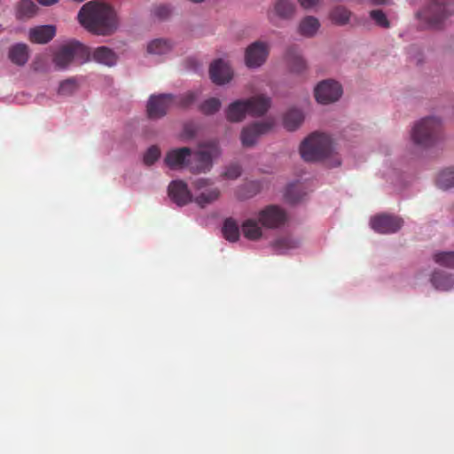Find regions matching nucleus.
Segmentation results:
<instances>
[{
    "instance_id": "obj_1",
    "label": "nucleus",
    "mask_w": 454,
    "mask_h": 454,
    "mask_svg": "<svg viewBox=\"0 0 454 454\" xmlns=\"http://www.w3.org/2000/svg\"><path fill=\"white\" fill-rule=\"evenodd\" d=\"M81 25L92 34L109 35L118 27L116 12L106 4L90 1L85 4L78 13Z\"/></svg>"
},
{
    "instance_id": "obj_2",
    "label": "nucleus",
    "mask_w": 454,
    "mask_h": 454,
    "mask_svg": "<svg viewBox=\"0 0 454 454\" xmlns=\"http://www.w3.org/2000/svg\"><path fill=\"white\" fill-rule=\"evenodd\" d=\"M336 142L327 133L315 131L300 145V153L305 161H320L330 158L335 151Z\"/></svg>"
},
{
    "instance_id": "obj_3",
    "label": "nucleus",
    "mask_w": 454,
    "mask_h": 454,
    "mask_svg": "<svg viewBox=\"0 0 454 454\" xmlns=\"http://www.w3.org/2000/svg\"><path fill=\"white\" fill-rule=\"evenodd\" d=\"M270 98L265 95H257L245 100H236L229 105L225 114L231 122L241 121L247 114L254 116L263 115L270 106Z\"/></svg>"
},
{
    "instance_id": "obj_4",
    "label": "nucleus",
    "mask_w": 454,
    "mask_h": 454,
    "mask_svg": "<svg viewBox=\"0 0 454 454\" xmlns=\"http://www.w3.org/2000/svg\"><path fill=\"white\" fill-rule=\"evenodd\" d=\"M452 12V0H428L427 5L416 15L425 27L438 28Z\"/></svg>"
},
{
    "instance_id": "obj_5",
    "label": "nucleus",
    "mask_w": 454,
    "mask_h": 454,
    "mask_svg": "<svg viewBox=\"0 0 454 454\" xmlns=\"http://www.w3.org/2000/svg\"><path fill=\"white\" fill-rule=\"evenodd\" d=\"M440 130V120L435 117H427L415 124L411 132V137L416 145L428 147L437 141Z\"/></svg>"
},
{
    "instance_id": "obj_6",
    "label": "nucleus",
    "mask_w": 454,
    "mask_h": 454,
    "mask_svg": "<svg viewBox=\"0 0 454 454\" xmlns=\"http://www.w3.org/2000/svg\"><path fill=\"white\" fill-rule=\"evenodd\" d=\"M90 51L88 47L77 41H72L63 46L54 54L53 62L57 67L64 69L73 60L83 63L90 59Z\"/></svg>"
},
{
    "instance_id": "obj_7",
    "label": "nucleus",
    "mask_w": 454,
    "mask_h": 454,
    "mask_svg": "<svg viewBox=\"0 0 454 454\" xmlns=\"http://www.w3.org/2000/svg\"><path fill=\"white\" fill-rule=\"evenodd\" d=\"M218 153L219 149L215 142L202 145L196 153H192L191 171L193 173H206L209 171L213 165V157Z\"/></svg>"
},
{
    "instance_id": "obj_8",
    "label": "nucleus",
    "mask_w": 454,
    "mask_h": 454,
    "mask_svg": "<svg viewBox=\"0 0 454 454\" xmlns=\"http://www.w3.org/2000/svg\"><path fill=\"white\" fill-rule=\"evenodd\" d=\"M176 98L172 94L151 96L147 103V114L151 119L163 117L176 104Z\"/></svg>"
},
{
    "instance_id": "obj_9",
    "label": "nucleus",
    "mask_w": 454,
    "mask_h": 454,
    "mask_svg": "<svg viewBox=\"0 0 454 454\" xmlns=\"http://www.w3.org/2000/svg\"><path fill=\"white\" fill-rule=\"evenodd\" d=\"M286 219V212L276 205L267 206L258 214L259 223L269 229H277L283 226Z\"/></svg>"
},
{
    "instance_id": "obj_10",
    "label": "nucleus",
    "mask_w": 454,
    "mask_h": 454,
    "mask_svg": "<svg viewBox=\"0 0 454 454\" xmlns=\"http://www.w3.org/2000/svg\"><path fill=\"white\" fill-rule=\"evenodd\" d=\"M270 53V44L256 41L251 43L245 52V63L249 68H257L263 65Z\"/></svg>"
},
{
    "instance_id": "obj_11",
    "label": "nucleus",
    "mask_w": 454,
    "mask_h": 454,
    "mask_svg": "<svg viewBox=\"0 0 454 454\" xmlns=\"http://www.w3.org/2000/svg\"><path fill=\"white\" fill-rule=\"evenodd\" d=\"M314 95L317 103L328 105L338 100L340 86L334 80H324L315 87Z\"/></svg>"
},
{
    "instance_id": "obj_12",
    "label": "nucleus",
    "mask_w": 454,
    "mask_h": 454,
    "mask_svg": "<svg viewBox=\"0 0 454 454\" xmlns=\"http://www.w3.org/2000/svg\"><path fill=\"white\" fill-rule=\"evenodd\" d=\"M271 121H262L254 122L243 128L240 139L243 146L250 147L255 145L260 136L268 133L273 127Z\"/></svg>"
},
{
    "instance_id": "obj_13",
    "label": "nucleus",
    "mask_w": 454,
    "mask_h": 454,
    "mask_svg": "<svg viewBox=\"0 0 454 454\" xmlns=\"http://www.w3.org/2000/svg\"><path fill=\"white\" fill-rule=\"evenodd\" d=\"M372 228L379 233H392L397 231L403 225L402 219L389 215H379L371 219Z\"/></svg>"
},
{
    "instance_id": "obj_14",
    "label": "nucleus",
    "mask_w": 454,
    "mask_h": 454,
    "mask_svg": "<svg viewBox=\"0 0 454 454\" xmlns=\"http://www.w3.org/2000/svg\"><path fill=\"white\" fill-rule=\"evenodd\" d=\"M191 158L192 150L188 147H181L168 152L164 162L169 168L177 169L185 166L190 167Z\"/></svg>"
},
{
    "instance_id": "obj_15",
    "label": "nucleus",
    "mask_w": 454,
    "mask_h": 454,
    "mask_svg": "<svg viewBox=\"0 0 454 454\" xmlns=\"http://www.w3.org/2000/svg\"><path fill=\"white\" fill-rule=\"evenodd\" d=\"M168 196L173 202L180 207L192 201V195L187 184L182 180H175L169 184Z\"/></svg>"
},
{
    "instance_id": "obj_16",
    "label": "nucleus",
    "mask_w": 454,
    "mask_h": 454,
    "mask_svg": "<svg viewBox=\"0 0 454 454\" xmlns=\"http://www.w3.org/2000/svg\"><path fill=\"white\" fill-rule=\"evenodd\" d=\"M209 74L212 82L222 85L229 82L232 78V71L223 59H217L210 65Z\"/></svg>"
},
{
    "instance_id": "obj_17",
    "label": "nucleus",
    "mask_w": 454,
    "mask_h": 454,
    "mask_svg": "<svg viewBox=\"0 0 454 454\" xmlns=\"http://www.w3.org/2000/svg\"><path fill=\"white\" fill-rule=\"evenodd\" d=\"M56 34L54 26H39L29 30V40L35 43H47Z\"/></svg>"
},
{
    "instance_id": "obj_18",
    "label": "nucleus",
    "mask_w": 454,
    "mask_h": 454,
    "mask_svg": "<svg viewBox=\"0 0 454 454\" xmlns=\"http://www.w3.org/2000/svg\"><path fill=\"white\" fill-rule=\"evenodd\" d=\"M8 58L12 63L22 67L29 59V49L25 43H16L10 47Z\"/></svg>"
},
{
    "instance_id": "obj_19",
    "label": "nucleus",
    "mask_w": 454,
    "mask_h": 454,
    "mask_svg": "<svg viewBox=\"0 0 454 454\" xmlns=\"http://www.w3.org/2000/svg\"><path fill=\"white\" fill-rule=\"evenodd\" d=\"M92 59L98 64L113 67L117 62V55L110 48L106 46H100L93 51Z\"/></svg>"
},
{
    "instance_id": "obj_20",
    "label": "nucleus",
    "mask_w": 454,
    "mask_h": 454,
    "mask_svg": "<svg viewBox=\"0 0 454 454\" xmlns=\"http://www.w3.org/2000/svg\"><path fill=\"white\" fill-rule=\"evenodd\" d=\"M286 59L290 69L294 73H301L306 68V62L297 46H290L286 50Z\"/></svg>"
},
{
    "instance_id": "obj_21",
    "label": "nucleus",
    "mask_w": 454,
    "mask_h": 454,
    "mask_svg": "<svg viewBox=\"0 0 454 454\" xmlns=\"http://www.w3.org/2000/svg\"><path fill=\"white\" fill-rule=\"evenodd\" d=\"M432 285L438 290L448 291L454 286V278L451 274L443 271H434L431 277Z\"/></svg>"
},
{
    "instance_id": "obj_22",
    "label": "nucleus",
    "mask_w": 454,
    "mask_h": 454,
    "mask_svg": "<svg viewBox=\"0 0 454 454\" xmlns=\"http://www.w3.org/2000/svg\"><path fill=\"white\" fill-rule=\"evenodd\" d=\"M304 121L303 113L297 108L289 109L284 115V126L288 130L296 129Z\"/></svg>"
},
{
    "instance_id": "obj_23",
    "label": "nucleus",
    "mask_w": 454,
    "mask_h": 454,
    "mask_svg": "<svg viewBox=\"0 0 454 454\" xmlns=\"http://www.w3.org/2000/svg\"><path fill=\"white\" fill-rule=\"evenodd\" d=\"M320 27L318 20L313 16H307L299 25V33L305 37L314 36Z\"/></svg>"
},
{
    "instance_id": "obj_24",
    "label": "nucleus",
    "mask_w": 454,
    "mask_h": 454,
    "mask_svg": "<svg viewBox=\"0 0 454 454\" xmlns=\"http://www.w3.org/2000/svg\"><path fill=\"white\" fill-rule=\"evenodd\" d=\"M36 12L37 6L33 0H20L16 6V17L19 20L30 19Z\"/></svg>"
},
{
    "instance_id": "obj_25",
    "label": "nucleus",
    "mask_w": 454,
    "mask_h": 454,
    "mask_svg": "<svg viewBox=\"0 0 454 454\" xmlns=\"http://www.w3.org/2000/svg\"><path fill=\"white\" fill-rule=\"evenodd\" d=\"M274 11L281 19H291L295 12V4L293 0H277Z\"/></svg>"
},
{
    "instance_id": "obj_26",
    "label": "nucleus",
    "mask_w": 454,
    "mask_h": 454,
    "mask_svg": "<svg viewBox=\"0 0 454 454\" xmlns=\"http://www.w3.org/2000/svg\"><path fill=\"white\" fill-rule=\"evenodd\" d=\"M242 232L250 240H257L262 236V231L254 219H247L242 223Z\"/></svg>"
},
{
    "instance_id": "obj_27",
    "label": "nucleus",
    "mask_w": 454,
    "mask_h": 454,
    "mask_svg": "<svg viewBox=\"0 0 454 454\" xmlns=\"http://www.w3.org/2000/svg\"><path fill=\"white\" fill-rule=\"evenodd\" d=\"M220 197V190L216 187L211 188L205 192H202L200 195H198L194 201L200 207H205L207 205L213 203Z\"/></svg>"
},
{
    "instance_id": "obj_28",
    "label": "nucleus",
    "mask_w": 454,
    "mask_h": 454,
    "mask_svg": "<svg viewBox=\"0 0 454 454\" xmlns=\"http://www.w3.org/2000/svg\"><path fill=\"white\" fill-rule=\"evenodd\" d=\"M223 234L224 238L231 241L235 242L239 238V228L237 223L231 219H226L223 226Z\"/></svg>"
},
{
    "instance_id": "obj_29",
    "label": "nucleus",
    "mask_w": 454,
    "mask_h": 454,
    "mask_svg": "<svg viewBox=\"0 0 454 454\" xmlns=\"http://www.w3.org/2000/svg\"><path fill=\"white\" fill-rule=\"evenodd\" d=\"M436 184L442 190H447L454 186V168H448L441 171L438 175Z\"/></svg>"
},
{
    "instance_id": "obj_30",
    "label": "nucleus",
    "mask_w": 454,
    "mask_h": 454,
    "mask_svg": "<svg viewBox=\"0 0 454 454\" xmlns=\"http://www.w3.org/2000/svg\"><path fill=\"white\" fill-rule=\"evenodd\" d=\"M305 192H302V187L300 184H291L286 187L285 198L289 203H297L302 200Z\"/></svg>"
},
{
    "instance_id": "obj_31",
    "label": "nucleus",
    "mask_w": 454,
    "mask_h": 454,
    "mask_svg": "<svg viewBox=\"0 0 454 454\" xmlns=\"http://www.w3.org/2000/svg\"><path fill=\"white\" fill-rule=\"evenodd\" d=\"M170 49V43L164 39H155L152 41L147 46V51L149 53L157 55L165 54L169 51Z\"/></svg>"
},
{
    "instance_id": "obj_32",
    "label": "nucleus",
    "mask_w": 454,
    "mask_h": 454,
    "mask_svg": "<svg viewBox=\"0 0 454 454\" xmlns=\"http://www.w3.org/2000/svg\"><path fill=\"white\" fill-rule=\"evenodd\" d=\"M296 247L297 242L289 237L279 238L273 243V247L278 254H284L287 250Z\"/></svg>"
},
{
    "instance_id": "obj_33",
    "label": "nucleus",
    "mask_w": 454,
    "mask_h": 454,
    "mask_svg": "<svg viewBox=\"0 0 454 454\" xmlns=\"http://www.w3.org/2000/svg\"><path fill=\"white\" fill-rule=\"evenodd\" d=\"M434 261L441 266L454 269V252L435 253Z\"/></svg>"
},
{
    "instance_id": "obj_34",
    "label": "nucleus",
    "mask_w": 454,
    "mask_h": 454,
    "mask_svg": "<svg viewBox=\"0 0 454 454\" xmlns=\"http://www.w3.org/2000/svg\"><path fill=\"white\" fill-rule=\"evenodd\" d=\"M258 192V184L255 182H249L239 187L237 191V196L240 200L253 197Z\"/></svg>"
},
{
    "instance_id": "obj_35",
    "label": "nucleus",
    "mask_w": 454,
    "mask_h": 454,
    "mask_svg": "<svg viewBox=\"0 0 454 454\" xmlns=\"http://www.w3.org/2000/svg\"><path fill=\"white\" fill-rule=\"evenodd\" d=\"M221 107V101L216 98H210L200 105V111L207 115L216 113Z\"/></svg>"
},
{
    "instance_id": "obj_36",
    "label": "nucleus",
    "mask_w": 454,
    "mask_h": 454,
    "mask_svg": "<svg viewBox=\"0 0 454 454\" xmlns=\"http://www.w3.org/2000/svg\"><path fill=\"white\" fill-rule=\"evenodd\" d=\"M77 90V83L75 79L69 78L63 81L59 87V94L63 96L72 95Z\"/></svg>"
},
{
    "instance_id": "obj_37",
    "label": "nucleus",
    "mask_w": 454,
    "mask_h": 454,
    "mask_svg": "<svg viewBox=\"0 0 454 454\" xmlns=\"http://www.w3.org/2000/svg\"><path fill=\"white\" fill-rule=\"evenodd\" d=\"M160 156V151L158 146L152 145L144 155V162L147 166L153 165Z\"/></svg>"
},
{
    "instance_id": "obj_38",
    "label": "nucleus",
    "mask_w": 454,
    "mask_h": 454,
    "mask_svg": "<svg viewBox=\"0 0 454 454\" xmlns=\"http://www.w3.org/2000/svg\"><path fill=\"white\" fill-rule=\"evenodd\" d=\"M370 17L378 26L385 28L389 27V21L386 14L381 10H372L370 12Z\"/></svg>"
},
{
    "instance_id": "obj_39",
    "label": "nucleus",
    "mask_w": 454,
    "mask_h": 454,
    "mask_svg": "<svg viewBox=\"0 0 454 454\" xmlns=\"http://www.w3.org/2000/svg\"><path fill=\"white\" fill-rule=\"evenodd\" d=\"M176 98L175 106L179 107H187L189 106L194 100H195V95L193 92H188L182 96H175Z\"/></svg>"
},
{
    "instance_id": "obj_40",
    "label": "nucleus",
    "mask_w": 454,
    "mask_h": 454,
    "mask_svg": "<svg viewBox=\"0 0 454 454\" xmlns=\"http://www.w3.org/2000/svg\"><path fill=\"white\" fill-rule=\"evenodd\" d=\"M241 167L238 164H231L226 168L223 176L227 179H237L241 175Z\"/></svg>"
},
{
    "instance_id": "obj_41",
    "label": "nucleus",
    "mask_w": 454,
    "mask_h": 454,
    "mask_svg": "<svg viewBox=\"0 0 454 454\" xmlns=\"http://www.w3.org/2000/svg\"><path fill=\"white\" fill-rule=\"evenodd\" d=\"M171 9L168 5H159L153 9V15L159 20H166L169 17Z\"/></svg>"
},
{
    "instance_id": "obj_42",
    "label": "nucleus",
    "mask_w": 454,
    "mask_h": 454,
    "mask_svg": "<svg viewBox=\"0 0 454 454\" xmlns=\"http://www.w3.org/2000/svg\"><path fill=\"white\" fill-rule=\"evenodd\" d=\"M209 184H211V182L207 178H199L192 183V185L196 190L204 189Z\"/></svg>"
},
{
    "instance_id": "obj_43",
    "label": "nucleus",
    "mask_w": 454,
    "mask_h": 454,
    "mask_svg": "<svg viewBox=\"0 0 454 454\" xmlns=\"http://www.w3.org/2000/svg\"><path fill=\"white\" fill-rule=\"evenodd\" d=\"M332 21L337 25L340 24V11L335 8L330 14Z\"/></svg>"
},
{
    "instance_id": "obj_44",
    "label": "nucleus",
    "mask_w": 454,
    "mask_h": 454,
    "mask_svg": "<svg viewBox=\"0 0 454 454\" xmlns=\"http://www.w3.org/2000/svg\"><path fill=\"white\" fill-rule=\"evenodd\" d=\"M301 5L306 9L315 6L319 0H299Z\"/></svg>"
},
{
    "instance_id": "obj_45",
    "label": "nucleus",
    "mask_w": 454,
    "mask_h": 454,
    "mask_svg": "<svg viewBox=\"0 0 454 454\" xmlns=\"http://www.w3.org/2000/svg\"><path fill=\"white\" fill-rule=\"evenodd\" d=\"M341 17H342V24L348 22V19H349V12H347L346 10L342 9Z\"/></svg>"
},
{
    "instance_id": "obj_46",
    "label": "nucleus",
    "mask_w": 454,
    "mask_h": 454,
    "mask_svg": "<svg viewBox=\"0 0 454 454\" xmlns=\"http://www.w3.org/2000/svg\"><path fill=\"white\" fill-rule=\"evenodd\" d=\"M43 5H51L57 3L59 0H37Z\"/></svg>"
},
{
    "instance_id": "obj_47",
    "label": "nucleus",
    "mask_w": 454,
    "mask_h": 454,
    "mask_svg": "<svg viewBox=\"0 0 454 454\" xmlns=\"http://www.w3.org/2000/svg\"><path fill=\"white\" fill-rule=\"evenodd\" d=\"M375 4H385L388 0H372Z\"/></svg>"
}]
</instances>
